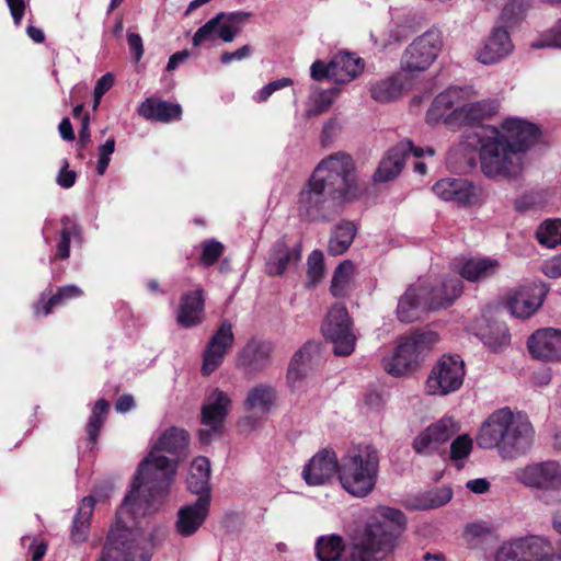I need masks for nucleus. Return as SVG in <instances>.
Returning a JSON list of instances; mask_svg holds the SVG:
<instances>
[{
  "label": "nucleus",
  "mask_w": 561,
  "mask_h": 561,
  "mask_svg": "<svg viewBox=\"0 0 561 561\" xmlns=\"http://www.w3.org/2000/svg\"><path fill=\"white\" fill-rule=\"evenodd\" d=\"M187 445L188 434L185 430H167L139 463L131 485L148 493L153 500H163L174 479L178 461Z\"/></svg>",
  "instance_id": "nucleus-3"
},
{
  "label": "nucleus",
  "mask_w": 561,
  "mask_h": 561,
  "mask_svg": "<svg viewBox=\"0 0 561 561\" xmlns=\"http://www.w3.org/2000/svg\"><path fill=\"white\" fill-rule=\"evenodd\" d=\"M127 41L129 48L134 53L136 61H139L144 55V44L141 36L137 33H128Z\"/></svg>",
  "instance_id": "nucleus-64"
},
{
  "label": "nucleus",
  "mask_w": 561,
  "mask_h": 561,
  "mask_svg": "<svg viewBox=\"0 0 561 561\" xmlns=\"http://www.w3.org/2000/svg\"><path fill=\"white\" fill-rule=\"evenodd\" d=\"M524 561H554L552 543L540 536L520 537Z\"/></svg>",
  "instance_id": "nucleus-37"
},
{
  "label": "nucleus",
  "mask_w": 561,
  "mask_h": 561,
  "mask_svg": "<svg viewBox=\"0 0 561 561\" xmlns=\"http://www.w3.org/2000/svg\"><path fill=\"white\" fill-rule=\"evenodd\" d=\"M527 346L529 353L537 359H561V330L539 329L529 336Z\"/></svg>",
  "instance_id": "nucleus-22"
},
{
  "label": "nucleus",
  "mask_w": 561,
  "mask_h": 561,
  "mask_svg": "<svg viewBox=\"0 0 561 561\" xmlns=\"http://www.w3.org/2000/svg\"><path fill=\"white\" fill-rule=\"evenodd\" d=\"M273 345L267 341L251 340L239 354V365L252 371H259L267 366Z\"/></svg>",
  "instance_id": "nucleus-30"
},
{
  "label": "nucleus",
  "mask_w": 561,
  "mask_h": 561,
  "mask_svg": "<svg viewBox=\"0 0 561 561\" xmlns=\"http://www.w3.org/2000/svg\"><path fill=\"white\" fill-rule=\"evenodd\" d=\"M426 310H439L449 307L462 293V283L458 277H445L434 282L416 283Z\"/></svg>",
  "instance_id": "nucleus-14"
},
{
  "label": "nucleus",
  "mask_w": 561,
  "mask_h": 561,
  "mask_svg": "<svg viewBox=\"0 0 561 561\" xmlns=\"http://www.w3.org/2000/svg\"><path fill=\"white\" fill-rule=\"evenodd\" d=\"M346 550L340 536H322L317 540L316 551L319 561H340Z\"/></svg>",
  "instance_id": "nucleus-43"
},
{
  "label": "nucleus",
  "mask_w": 561,
  "mask_h": 561,
  "mask_svg": "<svg viewBox=\"0 0 561 561\" xmlns=\"http://www.w3.org/2000/svg\"><path fill=\"white\" fill-rule=\"evenodd\" d=\"M499 267V261L494 259H469L459 267L458 272L461 277L469 282H482L495 275Z\"/></svg>",
  "instance_id": "nucleus-35"
},
{
  "label": "nucleus",
  "mask_w": 561,
  "mask_h": 561,
  "mask_svg": "<svg viewBox=\"0 0 561 561\" xmlns=\"http://www.w3.org/2000/svg\"><path fill=\"white\" fill-rule=\"evenodd\" d=\"M540 244L547 248H554L561 244V220L548 219L543 221L536 231Z\"/></svg>",
  "instance_id": "nucleus-47"
},
{
  "label": "nucleus",
  "mask_w": 561,
  "mask_h": 561,
  "mask_svg": "<svg viewBox=\"0 0 561 561\" xmlns=\"http://www.w3.org/2000/svg\"><path fill=\"white\" fill-rule=\"evenodd\" d=\"M62 228L59 233V241L57 243V252L55 259L66 260L70 255L71 240H81V230L75 220L68 216L61 218Z\"/></svg>",
  "instance_id": "nucleus-42"
},
{
  "label": "nucleus",
  "mask_w": 561,
  "mask_h": 561,
  "mask_svg": "<svg viewBox=\"0 0 561 561\" xmlns=\"http://www.w3.org/2000/svg\"><path fill=\"white\" fill-rule=\"evenodd\" d=\"M500 133L510 146L514 147L522 157L525 158V152L535 145L540 136V128L525 119L517 117H510L502 122Z\"/></svg>",
  "instance_id": "nucleus-16"
},
{
  "label": "nucleus",
  "mask_w": 561,
  "mask_h": 561,
  "mask_svg": "<svg viewBox=\"0 0 561 561\" xmlns=\"http://www.w3.org/2000/svg\"><path fill=\"white\" fill-rule=\"evenodd\" d=\"M535 436V427L526 413L502 408L482 422L476 442L482 449L496 450L504 460H515L531 449Z\"/></svg>",
  "instance_id": "nucleus-4"
},
{
  "label": "nucleus",
  "mask_w": 561,
  "mask_h": 561,
  "mask_svg": "<svg viewBox=\"0 0 561 561\" xmlns=\"http://www.w3.org/2000/svg\"><path fill=\"white\" fill-rule=\"evenodd\" d=\"M411 152L416 158H421L424 154V150L420 147H415L410 140H404L396 145L380 161L379 167L374 174V180L376 182H388L393 180L401 172L405 164L407 157Z\"/></svg>",
  "instance_id": "nucleus-18"
},
{
  "label": "nucleus",
  "mask_w": 561,
  "mask_h": 561,
  "mask_svg": "<svg viewBox=\"0 0 561 561\" xmlns=\"http://www.w3.org/2000/svg\"><path fill=\"white\" fill-rule=\"evenodd\" d=\"M443 47L442 34L438 30H428L417 36L403 51L401 68L407 72L427 70L438 57Z\"/></svg>",
  "instance_id": "nucleus-11"
},
{
  "label": "nucleus",
  "mask_w": 561,
  "mask_h": 561,
  "mask_svg": "<svg viewBox=\"0 0 561 561\" xmlns=\"http://www.w3.org/2000/svg\"><path fill=\"white\" fill-rule=\"evenodd\" d=\"M515 479L537 492L538 499L546 505L561 502V462L545 460L528 463L515 471Z\"/></svg>",
  "instance_id": "nucleus-7"
},
{
  "label": "nucleus",
  "mask_w": 561,
  "mask_h": 561,
  "mask_svg": "<svg viewBox=\"0 0 561 561\" xmlns=\"http://www.w3.org/2000/svg\"><path fill=\"white\" fill-rule=\"evenodd\" d=\"M542 272L550 278L561 277V254L546 261L542 265Z\"/></svg>",
  "instance_id": "nucleus-60"
},
{
  "label": "nucleus",
  "mask_w": 561,
  "mask_h": 561,
  "mask_svg": "<svg viewBox=\"0 0 561 561\" xmlns=\"http://www.w3.org/2000/svg\"><path fill=\"white\" fill-rule=\"evenodd\" d=\"M356 234V227L351 221H343L336 226L328 245V251L332 255L343 254L352 244Z\"/></svg>",
  "instance_id": "nucleus-40"
},
{
  "label": "nucleus",
  "mask_w": 561,
  "mask_h": 561,
  "mask_svg": "<svg viewBox=\"0 0 561 561\" xmlns=\"http://www.w3.org/2000/svg\"><path fill=\"white\" fill-rule=\"evenodd\" d=\"M451 497V489L442 486L407 499L405 506L411 510H433L447 504Z\"/></svg>",
  "instance_id": "nucleus-36"
},
{
  "label": "nucleus",
  "mask_w": 561,
  "mask_h": 561,
  "mask_svg": "<svg viewBox=\"0 0 561 561\" xmlns=\"http://www.w3.org/2000/svg\"><path fill=\"white\" fill-rule=\"evenodd\" d=\"M513 50V43L507 31L494 27L490 36L477 51V59L484 65H492L508 56Z\"/></svg>",
  "instance_id": "nucleus-25"
},
{
  "label": "nucleus",
  "mask_w": 561,
  "mask_h": 561,
  "mask_svg": "<svg viewBox=\"0 0 561 561\" xmlns=\"http://www.w3.org/2000/svg\"><path fill=\"white\" fill-rule=\"evenodd\" d=\"M115 149V140L114 138H110L99 148V160L96 165V171L100 175L104 174L110 160L111 154L114 152Z\"/></svg>",
  "instance_id": "nucleus-57"
},
{
  "label": "nucleus",
  "mask_w": 561,
  "mask_h": 561,
  "mask_svg": "<svg viewBox=\"0 0 561 561\" xmlns=\"http://www.w3.org/2000/svg\"><path fill=\"white\" fill-rule=\"evenodd\" d=\"M495 106L488 101L461 104L450 112V125H474L494 113Z\"/></svg>",
  "instance_id": "nucleus-32"
},
{
  "label": "nucleus",
  "mask_w": 561,
  "mask_h": 561,
  "mask_svg": "<svg viewBox=\"0 0 561 561\" xmlns=\"http://www.w3.org/2000/svg\"><path fill=\"white\" fill-rule=\"evenodd\" d=\"M363 70L360 58L341 51L330 61V80L336 83H346L355 79Z\"/></svg>",
  "instance_id": "nucleus-31"
},
{
  "label": "nucleus",
  "mask_w": 561,
  "mask_h": 561,
  "mask_svg": "<svg viewBox=\"0 0 561 561\" xmlns=\"http://www.w3.org/2000/svg\"><path fill=\"white\" fill-rule=\"evenodd\" d=\"M437 340V334L432 331L403 337L394 354L382 359L383 369L396 377L413 371L417 367L421 356L430 352Z\"/></svg>",
  "instance_id": "nucleus-8"
},
{
  "label": "nucleus",
  "mask_w": 561,
  "mask_h": 561,
  "mask_svg": "<svg viewBox=\"0 0 561 561\" xmlns=\"http://www.w3.org/2000/svg\"><path fill=\"white\" fill-rule=\"evenodd\" d=\"M463 94L465 92L460 88H449L438 94L427 112V119L430 122L445 119L450 125V112L461 106Z\"/></svg>",
  "instance_id": "nucleus-29"
},
{
  "label": "nucleus",
  "mask_w": 561,
  "mask_h": 561,
  "mask_svg": "<svg viewBox=\"0 0 561 561\" xmlns=\"http://www.w3.org/2000/svg\"><path fill=\"white\" fill-rule=\"evenodd\" d=\"M471 450V437L468 434L460 435L450 445V458L453 460H462L470 455Z\"/></svg>",
  "instance_id": "nucleus-53"
},
{
  "label": "nucleus",
  "mask_w": 561,
  "mask_h": 561,
  "mask_svg": "<svg viewBox=\"0 0 561 561\" xmlns=\"http://www.w3.org/2000/svg\"><path fill=\"white\" fill-rule=\"evenodd\" d=\"M465 374V363L459 355H444L430 371L426 392L431 396L456 392L462 386Z\"/></svg>",
  "instance_id": "nucleus-10"
},
{
  "label": "nucleus",
  "mask_w": 561,
  "mask_h": 561,
  "mask_svg": "<svg viewBox=\"0 0 561 561\" xmlns=\"http://www.w3.org/2000/svg\"><path fill=\"white\" fill-rule=\"evenodd\" d=\"M94 504L95 501L92 496H87L81 501L71 528L73 541L83 542L87 539Z\"/></svg>",
  "instance_id": "nucleus-39"
},
{
  "label": "nucleus",
  "mask_w": 561,
  "mask_h": 561,
  "mask_svg": "<svg viewBox=\"0 0 561 561\" xmlns=\"http://www.w3.org/2000/svg\"><path fill=\"white\" fill-rule=\"evenodd\" d=\"M531 3V0H510L502 10V21L507 26H513L525 16Z\"/></svg>",
  "instance_id": "nucleus-49"
},
{
  "label": "nucleus",
  "mask_w": 561,
  "mask_h": 561,
  "mask_svg": "<svg viewBox=\"0 0 561 561\" xmlns=\"http://www.w3.org/2000/svg\"><path fill=\"white\" fill-rule=\"evenodd\" d=\"M391 553V536L386 527L368 524L359 542L346 548L340 561H385Z\"/></svg>",
  "instance_id": "nucleus-9"
},
{
  "label": "nucleus",
  "mask_w": 561,
  "mask_h": 561,
  "mask_svg": "<svg viewBox=\"0 0 561 561\" xmlns=\"http://www.w3.org/2000/svg\"><path fill=\"white\" fill-rule=\"evenodd\" d=\"M204 297L202 289L185 293L180 300L176 320L183 328H192L203 321Z\"/></svg>",
  "instance_id": "nucleus-27"
},
{
  "label": "nucleus",
  "mask_w": 561,
  "mask_h": 561,
  "mask_svg": "<svg viewBox=\"0 0 561 561\" xmlns=\"http://www.w3.org/2000/svg\"><path fill=\"white\" fill-rule=\"evenodd\" d=\"M424 308L423 298L416 284L411 285L400 297L397 314L401 322H413L419 319L420 311Z\"/></svg>",
  "instance_id": "nucleus-38"
},
{
  "label": "nucleus",
  "mask_w": 561,
  "mask_h": 561,
  "mask_svg": "<svg viewBox=\"0 0 561 561\" xmlns=\"http://www.w3.org/2000/svg\"><path fill=\"white\" fill-rule=\"evenodd\" d=\"M234 335L232 325L228 321H224L219 329L210 337L205 351L202 371L208 376L214 373L224 362L228 351L232 347Z\"/></svg>",
  "instance_id": "nucleus-17"
},
{
  "label": "nucleus",
  "mask_w": 561,
  "mask_h": 561,
  "mask_svg": "<svg viewBox=\"0 0 561 561\" xmlns=\"http://www.w3.org/2000/svg\"><path fill=\"white\" fill-rule=\"evenodd\" d=\"M340 460L332 449L316 454L302 470L306 483L312 486L323 485L335 474L339 476Z\"/></svg>",
  "instance_id": "nucleus-19"
},
{
  "label": "nucleus",
  "mask_w": 561,
  "mask_h": 561,
  "mask_svg": "<svg viewBox=\"0 0 561 561\" xmlns=\"http://www.w3.org/2000/svg\"><path fill=\"white\" fill-rule=\"evenodd\" d=\"M81 295L82 290L76 285L62 286L46 301L43 294L38 302L34 306V311L36 314L47 316L51 312L54 307L65 302L68 299L80 297Z\"/></svg>",
  "instance_id": "nucleus-41"
},
{
  "label": "nucleus",
  "mask_w": 561,
  "mask_h": 561,
  "mask_svg": "<svg viewBox=\"0 0 561 561\" xmlns=\"http://www.w3.org/2000/svg\"><path fill=\"white\" fill-rule=\"evenodd\" d=\"M511 336L504 324L497 327L496 336L486 335L484 343L494 352L500 351L502 347L508 345Z\"/></svg>",
  "instance_id": "nucleus-58"
},
{
  "label": "nucleus",
  "mask_w": 561,
  "mask_h": 561,
  "mask_svg": "<svg viewBox=\"0 0 561 561\" xmlns=\"http://www.w3.org/2000/svg\"><path fill=\"white\" fill-rule=\"evenodd\" d=\"M323 334L333 344L337 356H348L354 352L356 335L347 309L342 304H335L329 310L322 327Z\"/></svg>",
  "instance_id": "nucleus-12"
},
{
  "label": "nucleus",
  "mask_w": 561,
  "mask_h": 561,
  "mask_svg": "<svg viewBox=\"0 0 561 561\" xmlns=\"http://www.w3.org/2000/svg\"><path fill=\"white\" fill-rule=\"evenodd\" d=\"M276 389L267 383L252 387L243 402L245 411L253 414L267 415L277 402Z\"/></svg>",
  "instance_id": "nucleus-28"
},
{
  "label": "nucleus",
  "mask_w": 561,
  "mask_h": 561,
  "mask_svg": "<svg viewBox=\"0 0 561 561\" xmlns=\"http://www.w3.org/2000/svg\"><path fill=\"white\" fill-rule=\"evenodd\" d=\"M224 245L219 241L209 240L203 244L201 255L202 263L206 266L213 265L222 254Z\"/></svg>",
  "instance_id": "nucleus-55"
},
{
  "label": "nucleus",
  "mask_w": 561,
  "mask_h": 561,
  "mask_svg": "<svg viewBox=\"0 0 561 561\" xmlns=\"http://www.w3.org/2000/svg\"><path fill=\"white\" fill-rule=\"evenodd\" d=\"M253 48L250 45H243L238 48L236 51H225L220 56V61L225 65H228L232 61H240L251 56Z\"/></svg>",
  "instance_id": "nucleus-59"
},
{
  "label": "nucleus",
  "mask_w": 561,
  "mask_h": 561,
  "mask_svg": "<svg viewBox=\"0 0 561 561\" xmlns=\"http://www.w3.org/2000/svg\"><path fill=\"white\" fill-rule=\"evenodd\" d=\"M210 462L206 457H197L193 460L187 477L188 490L199 496H210L209 488Z\"/></svg>",
  "instance_id": "nucleus-34"
},
{
  "label": "nucleus",
  "mask_w": 561,
  "mask_h": 561,
  "mask_svg": "<svg viewBox=\"0 0 561 561\" xmlns=\"http://www.w3.org/2000/svg\"><path fill=\"white\" fill-rule=\"evenodd\" d=\"M548 288L543 284H529L520 287L508 299L511 312L522 319L531 317L542 305Z\"/></svg>",
  "instance_id": "nucleus-21"
},
{
  "label": "nucleus",
  "mask_w": 561,
  "mask_h": 561,
  "mask_svg": "<svg viewBox=\"0 0 561 561\" xmlns=\"http://www.w3.org/2000/svg\"><path fill=\"white\" fill-rule=\"evenodd\" d=\"M299 247H289L285 239L277 240L270 252L266 262V273L271 276L282 275L290 264H296L300 261Z\"/></svg>",
  "instance_id": "nucleus-26"
},
{
  "label": "nucleus",
  "mask_w": 561,
  "mask_h": 561,
  "mask_svg": "<svg viewBox=\"0 0 561 561\" xmlns=\"http://www.w3.org/2000/svg\"><path fill=\"white\" fill-rule=\"evenodd\" d=\"M357 195L352 157L335 152L322 159L298 199L299 215L309 220H325L339 211L342 203Z\"/></svg>",
  "instance_id": "nucleus-1"
},
{
  "label": "nucleus",
  "mask_w": 561,
  "mask_h": 561,
  "mask_svg": "<svg viewBox=\"0 0 561 561\" xmlns=\"http://www.w3.org/2000/svg\"><path fill=\"white\" fill-rule=\"evenodd\" d=\"M307 277L309 287H314L324 277L323 254L319 250L312 251L308 256Z\"/></svg>",
  "instance_id": "nucleus-50"
},
{
  "label": "nucleus",
  "mask_w": 561,
  "mask_h": 561,
  "mask_svg": "<svg viewBox=\"0 0 561 561\" xmlns=\"http://www.w3.org/2000/svg\"><path fill=\"white\" fill-rule=\"evenodd\" d=\"M354 270V264L348 260L342 262L335 268L330 287L333 296L342 297L348 293L351 289Z\"/></svg>",
  "instance_id": "nucleus-45"
},
{
  "label": "nucleus",
  "mask_w": 561,
  "mask_h": 561,
  "mask_svg": "<svg viewBox=\"0 0 561 561\" xmlns=\"http://www.w3.org/2000/svg\"><path fill=\"white\" fill-rule=\"evenodd\" d=\"M293 84V80L289 78H282L274 81H271L266 85H264L255 96L257 102H265L268 98L276 91L290 87Z\"/></svg>",
  "instance_id": "nucleus-56"
},
{
  "label": "nucleus",
  "mask_w": 561,
  "mask_h": 561,
  "mask_svg": "<svg viewBox=\"0 0 561 561\" xmlns=\"http://www.w3.org/2000/svg\"><path fill=\"white\" fill-rule=\"evenodd\" d=\"M320 355V344L307 342L295 353L287 371V381L294 392L302 391L307 375L316 357Z\"/></svg>",
  "instance_id": "nucleus-24"
},
{
  "label": "nucleus",
  "mask_w": 561,
  "mask_h": 561,
  "mask_svg": "<svg viewBox=\"0 0 561 561\" xmlns=\"http://www.w3.org/2000/svg\"><path fill=\"white\" fill-rule=\"evenodd\" d=\"M226 16L225 13H218L215 18L210 19L203 26H201L193 36V45L199 46L206 41H214L218 37V25Z\"/></svg>",
  "instance_id": "nucleus-52"
},
{
  "label": "nucleus",
  "mask_w": 561,
  "mask_h": 561,
  "mask_svg": "<svg viewBox=\"0 0 561 561\" xmlns=\"http://www.w3.org/2000/svg\"><path fill=\"white\" fill-rule=\"evenodd\" d=\"M405 516L404 514L396 508L386 507L382 511L381 518L375 519L369 524H379L386 527V530L391 536V551L394 548L397 533L399 529L405 526Z\"/></svg>",
  "instance_id": "nucleus-46"
},
{
  "label": "nucleus",
  "mask_w": 561,
  "mask_h": 561,
  "mask_svg": "<svg viewBox=\"0 0 561 561\" xmlns=\"http://www.w3.org/2000/svg\"><path fill=\"white\" fill-rule=\"evenodd\" d=\"M310 76L313 80L321 81L330 79V62L325 65L321 60H316L310 67Z\"/></svg>",
  "instance_id": "nucleus-63"
},
{
  "label": "nucleus",
  "mask_w": 561,
  "mask_h": 561,
  "mask_svg": "<svg viewBox=\"0 0 561 561\" xmlns=\"http://www.w3.org/2000/svg\"><path fill=\"white\" fill-rule=\"evenodd\" d=\"M161 501L131 485L117 510L115 523L107 533L98 561H151L153 535L145 531L135 518L151 513Z\"/></svg>",
  "instance_id": "nucleus-2"
},
{
  "label": "nucleus",
  "mask_w": 561,
  "mask_h": 561,
  "mask_svg": "<svg viewBox=\"0 0 561 561\" xmlns=\"http://www.w3.org/2000/svg\"><path fill=\"white\" fill-rule=\"evenodd\" d=\"M138 112L146 119L169 123L181 118L182 107L176 103L149 98L141 103Z\"/></svg>",
  "instance_id": "nucleus-33"
},
{
  "label": "nucleus",
  "mask_w": 561,
  "mask_h": 561,
  "mask_svg": "<svg viewBox=\"0 0 561 561\" xmlns=\"http://www.w3.org/2000/svg\"><path fill=\"white\" fill-rule=\"evenodd\" d=\"M402 92V84L396 78L379 80L370 85L371 98L379 103L397 100Z\"/></svg>",
  "instance_id": "nucleus-44"
},
{
  "label": "nucleus",
  "mask_w": 561,
  "mask_h": 561,
  "mask_svg": "<svg viewBox=\"0 0 561 561\" xmlns=\"http://www.w3.org/2000/svg\"><path fill=\"white\" fill-rule=\"evenodd\" d=\"M379 453L368 444L350 447L340 459L339 480L350 495L364 499L376 488L379 473Z\"/></svg>",
  "instance_id": "nucleus-6"
},
{
  "label": "nucleus",
  "mask_w": 561,
  "mask_h": 561,
  "mask_svg": "<svg viewBox=\"0 0 561 561\" xmlns=\"http://www.w3.org/2000/svg\"><path fill=\"white\" fill-rule=\"evenodd\" d=\"M533 48H561V22L552 26L540 39L531 43Z\"/></svg>",
  "instance_id": "nucleus-54"
},
{
  "label": "nucleus",
  "mask_w": 561,
  "mask_h": 561,
  "mask_svg": "<svg viewBox=\"0 0 561 561\" xmlns=\"http://www.w3.org/2000/svg\"><path fill=\"white\" fill-rule=\"evenodd\" d=\"M433 192L443 201L462 206L478 203L480 190L465 179H442L433 186Z\"/></svg>",
  "instance_id": "nucleus-20"
},
{
  "label": "nucleus",
  "mask_w": 561,
  "mask_h": 561,
  "mask_svg": "<svg viewBox=\"0 0 561 561\" xmlns=\"http://www.w3.org/2000/svg\"><path fill=\"white\" fill-rule=\"evenodd\" d=\"M13 18L14 24L20 25L25 12V0H5Z\"/></svg>",
  "instance_id": "nucleus-62"
},
{
  "label": "nucleus",
  "mask_w": 561,
  "mask_h": 561,
  "mask_svg": "<svg viewBox=\"0 0 561 561\" xmlns=\"http://www.w3.org/2000/svg\"><path fill=\"white\" fill-rule=\"evenodd\" d=\"M210 496H199L194 503L182 506L175 522L176 533L183 537L194 535L209 514Z\"/></svg>",
  "instance_id": "nucleus-23"
},
{
  "label": "nucleus",
  "mask_w": 561,
  "mask_h": 561,
  "mask_svg": "<svg viewBox=\"0 0 561 561\" xmlns=\"http://www.w3.org/2000/svg\"><path fill=\"white\" fill-rule=\"evenodd\" d=\"M469 146H479L481 172L489 179H517L525 169V158L510 146L500 129L479 126L467 135Z\"/></svg>",
  "instance_id": "nucleus-5"
},
{
  "label": "nucleus",
  "mask_w": 561,
  "mask_h": 561,
  "mask_svg": "<svg viewBox=\"0 0 561 561\" xmlns=\"http://www.w3.org/2000/svg\"><path fill=\"white\" fill-rule=\"evenodd\" d=\"M230 407L229 396L219 389L207 396L202 407V424L205 428L198 432L201 443L209 444L215 436L221 434Z\"/></svg>",
  "instance_id": "nucleus-13"
},
{
  "label": "nucleus",
  "mask_w": 561,
  "mask_h": 561,
  "mask_svg": "<svg viewBox=\"0 0 561 561\" xmlns=\"http://www.w3.org/2000/svg\"><path fill=\"white\" fill-rule=\"evenodd\" d=\"M108 410L110 403L106 400L100 399L96 401L87 425V432L91 442L96 440Z\"/></svg>",
  "instance_id": "nucleus-48"
},
{
  "label": "nucleus",
  "mask_w": 561,
  "mask_h": 561,
  "mask_svg": "<svg viewBox=\"0 0 561 561\" xmlns=\"http://www.w3.org/2000/svg\"><path fill=\"white\" fill-rule=\"evenodd\" d=\"M494 561H524L522 539L503 542L494 553Z\"/></svg>",
  "instance_id": "nucleus-51"
},
{
  "label": "nucleus",
  "mask_w": 561,
  "mask_h": 561,
  "mask_svg": "<svg viewBox=\"0 0 561 561\" xmlns=\"http://www.w3.org/2000/svg\"><path fill=\"white\" fill-rule=\"evenodd\" d=\"M76 172L68 170V162L65 161L62 168L60 169L58 176H57V183L59 186L64 188H70L75 185L76 182Z\"/></svg>",
  "instance_id": "nucleus-61"
},
{
  "label": "nucleus",
  "mask_w": 561,
  "mask_h": 561,
  "mask_svg": "<svg viewBox=\"0 0 561 561\" xmlns=\"http://www.w3.org/2000/svg\"><path fill=\"white\" fill-rule=\"evenodd\" d=\"M459 431L453 417H443L422 431L413 440V449L420 455H431Z\"/></svg>",
  "instance_id": "nucleus-15"
}]
</instances>
